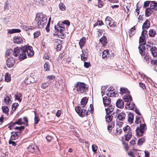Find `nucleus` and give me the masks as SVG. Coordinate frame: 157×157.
I'll return each instance as SVG.
<instances>
[{
  "label": "nucleus",
  "mask_w": 157,
  "mask_h": 157,
  "mask_svg": "<svg viewBox=\"0 0 157 157\" xmlns=\"http://www.w3.org/2000/svg\"><path fill=\"white\" fill-rule=\"evenodd\" d=\"M50 66L48 65V63L46 62L44 65V68L45 71H48L49 69Z\"/></svg>",
  "instance_id": "8fccbe9b"
},
{
  "label": "nucleus",
  "mask_w": 157,
  "mask_h": 157,
  "mask_svg": "<svg viewBox=\"0 0 157 157\" xmlns=\"http://www.w3.org/2000/svg\"><path fill=\"white\" fill-rule=\"evenodd\" d=\"M114 126V124H112L111 125H109L108 126V129L109 130H111L112 129L113 127Z\"/></svg>",
  "instance_id": "69168bd1"
},
{
  "label": "nucleus",
  "mask_w": 157,
  "mask_h": 157,
  "mask_svg": "<svg viewBox=\"0 0 157 157\" xmlns=\"http://www.w3.org/2000/svg\"><path fill=\"white\" fill-rule=\"evenodd\" d=\"M76 88L77 92L79 94L86 93L88 90L87 85L83 82H77Z\"/></svg>",
  "instance_id": "423d86ee"
},
{
  "label": "nucleus",
  "mask_w": 157,
  "mask_h": 157,
  "mask_svg": "<svg viewBox=\"0 0 157 157\" xmlns=\"http://www.w3.org/2000/svg\"><path fill=\"white\" fill-rule=\"evenodd\" d=\"M153 43L152 42H149L147 44V48L149 50L153 57H156L157 56V48L153 46Z\"/></svg>",
  "instance_id": "0eeeda50"
},
{
  "label": "nucleus",
  "mask_w": 157,
  "mask_h": 157,
  "mask_svg": "<svg viewBox=\"0 0 157 157\" xmlns=\"http://www.w3.org/2000/svg\"><path fill=\"white\" fill-rule=\"evenodd\" d=\"M84 66L85 67L88 68L90 66V63L89 62H84Z\"/></svg>",
  "instance_id": "680f3d73"
},
{
  "label": "nucleus",
  "mask_w": 157,
  "mask_h": 157,
  "mask_svg": "<svg viewBox=\"0 0 157 157\" xmlns=\"http://www.w3.org/2000/svg\"><path fill=\"white\" fill-rule=\"evenodd\" d=\"M145 36H142L140 37L139 43L140 45H143L145 44Z\"/></svg>",
  "instance_id": "473e14b6"
},
{
  "label": "nucleus",
  "mask_w": 157,
  "mask_h": 157,
  "mask_svg": "<svg viewBox=\"0 0 157 157\" xmlns=\"http://www.w3.org/2000/svg\"><path fill=\"white\" fill-rule=\"evenodd\" d=\"M134 119V114L133 113H130L128 114V121L129 124H132L133 123Z\"/></svg>",
  "instance_id": "4be33fe9"
},
{
  "label": "nucleus",
  "mask_w": 157,
  "mask_h": 157,
  "mask_svg": "<svg viewBox=\"0 0 157 157\" xmlns=\"http://www.w3.org/2000/svg\"><path fill=\"white\" fill-rule=\"evenodd\" d=\"M55 30L57 31L58 32H60V33L63 34L64 30L65 29L64 27L61 26L59 25L58 26L56 27H55Z\"/></svg>",
  "instance_id": "a878e982"
},
{
  "label": "nucleus",
  "mask_w": 157,
  "mask_h": 157,
  "mask_svg": "<svg viewBox=\"0 0 157 157\" xmlns=\"http://www.w3.org/2000/svg\"><path fill=\"white\" fill-rule=\"evenodd\" d=\"M150 1H146L144 2V6L147 7V6L149 5L150 4Z\"/></svg>",
  "instance_id": "338daca9"
},
{
  "label": "nucleus",
  "mask_w": 157,
  "mask_h": 157,
  "mask_svg": "<svg viewBox=\"0 0 157 157\" xmlns=\"http://www.w3.org/2000/svg\"><path fill=\"white\" fill-rule=\"evenodd\" d=\"M148 34L150 37H153L155 36L156 34V32L154 30L150 29L149 31Z\"/></svg>",
  "instance_id": "ea45409f"
},
{
  "label": "nucleus",
  "mask_w": 157,
  "mask_h": 157,
  "mask_svg": "<svg viewBox=\"0 0 157 157\" xmlns=\"http://www.w3.org/2000/svg\"><path fill=\"white\" fill-rule=\"evenodd\" d=\"M23 29L26 31L29 30H31L33 29V27L31 26H27L24 25L23 26Z\"/></svg>",
  "instance_id": "a18cd8bd"
},
{
  "label": "nucleus",
  "mask_w": 157,
  "mask_h": 157,
  "mask_svg": "<svg viewBox=\"0 0 157 157\" xmlns=\"http://www.w3.org/2000/svg\"><path fill=\"white\" fill-rule=\"evenodd\" d=\"M103 104L105 106H107L109 105L111 103V100L109 98H107L106 97L103 98Z\"/></svg>",
  "instance_id": "6ab92c4d"
},
{
  "label": "nucleus",
  "mask_w": 157,
  "mask_h": 157,
  "mask_svg": "<svg viewBox=\"0 0 157 157\" xmlns=\"http://www.w3.org/2000/svg\"><path fill=\"white\" fill-rule=\"evenodd\" d=\"M150 8L152 10H156L157 9V3L155 1L151 2L150 4Z\"/></svg>",
  "instance_id": "bb28decb"
},
{
  "label": "nucleus",
  "mask_w": 157,
  "mask_h": 157,
  "mask_svg": "<svg viewBox=\"0 0 157 157\" xmlns=\"http://www.w3.org/2000/svg\"><path fill=\"white\" fill-rule=\"evenodd\" d=\"M150 8L152 10H156L157 9V3L155 1L151 2L150 4Z\"/></svg>",
  "instance_id": "cd10ccee"
},
{
  "label": "nucleus",
  "mask_w": 157,
  "mask_h": 157,
  "mask_svg": "<svg viewBox=\"0 0 157 157\" xmlns=\"http://www.w3.org/2000/svg\"><path fill=\"white\" fill-rule=\"evenodd\" d=\"M2 109L3 112L8 115V112L9 111L8 107L7 106H3L2 107Z\"/></svg>",
  "instance_id": "49530a36"
},
{
  "label": "nucleus",
  "mask_w": 157,
  "mask_h": 157,
  "mask_svg": "<svg viewBox=\"0 0 157 157\" xmlns=\"http://www.w3.org/2000/svg\"><path fill=\"white\" fill-rule=\"evenodd\" d=\"M83 52L82 54L81 55V59L84 61H86L87 59V57L88 56V54L87 52H84L83 50H82Z\"/></svg>",
  "instance_id": "c9c22d12"
},
{
  "label": "nucleus",
  "mask_w": 157,
  "mask_h": 157,
  "mask_svg": "<svg viewBox=\"0 0 157 157\" xmlns=\"http://www.w3.org/2000/svg\"><path fill=\"white\" fill-rule=\"evenodd\" d=\"M15 98L20 102L22 99V94L21 93L17 92L15 95Z\"/></svg>",
  "instance_id": "b1692460"
},
{
  "label": "nucleus",
  "mask_w": 157,
  "mask_h": 157,
  "mask_svg": "<svg viewBox=\"0 0 157 157\" xmlns=\"http://www.w3.org/2000/svg\"><path fill=\"white\" fill-rule=\"evenodd\" d=\"M152 10L150 8L146 9L145 10V16L147 17L149 16L152 13Z\"/></svg>",
  "instance_id": "72a5a7b5"
},
{
  "label": "nucleus",
  "mask_w": 157,
  "mask_h": 157,
  "mask_svg": "<svg viewBox=\"0 0 157 157\" xmlns=\"http://www.w3.org/2000/svg\"><path fill=\"white\" fill-rule=\"evenodd\" d=\"M50 58V54L48 53L45 54V55L44 56V59H49Z\"/></svg>",
  "instance_id": "bf43d9fd"
},
{
  "label": "nucleus",
  "mask_w": 157,
  "mask_h": 157,
  "mask_svg": "<svg viewBox=\"0 0 157 157\" xmlns=\"http://www.w3.org/2000/svg\"><path fill=\"white\" fill-rule=\"evenodd\" d=\"M86 43V39L85 37L81 38L79 41V44L81 49H82Z\"/></svg>",
  "instance_id": "c756f323"
},
{
  "label": "nucleus",
  "mask_w": 157,
  "mask_h": 157,
  "mask_svg": "<svg viewBox=\"0 0 157 157\" xmlns=\"http://www.w3.org/2000/svg\"><path fill=\"white\" fill-rule=\"evenodd\" d=\"M114 90V89L113 88H109L106 91V95L108 97H110V93L112 92V91Z\"/></svg>",
  "instance_id": "de8ad7c7"
},
{
  "label": "nucleus",
  "mask_w": 157,
  "mask_h": 157,
  "mask_svg": "<svg viewBox=\"0 0 157 157\" xmlns=\"http://www.w3.org/2000/svg\"><path fill=\"white\" fill-rule=\"evenodd\" d=\"M100 41L103 45H105L107 43V38L105 36H103L100 39Z\"/></svg>",
  "instance_id": "4c0bfd02"
},
{
  "label": "nucleus",
  "mask_w": 157,
  "mask_h": 157,
  "mask_svg": "<svg viewBox=\"0 0 157 157\" xmlns=\"http://www.w3.org/2000/svg\"><path fill=\"white\" fill-rule=\"evenodd\" d=\"M27 149L29 151L33 153L37 149V147L33 143H32L30 144Z\"/></svg>",
  "instance_id": "2eb2a0df"
},
{
  "label": "nucleus",
  "mask_w": 157,
  "mask_h": 157,
  "mask_svg": "<svg viewBox=\"0 0 157 157\" xmlns=\"http://www.w3.org/2000/svg\"><path fill=\"white\" fill-rule=\"evenodd\" d=\"M150 26V23L148 20H147L143 24L142 26L143 29H148Z\"/></svg>",
  "instance_id": "c85d7f7f"
},
{
  "label": "nucleus",
  "mask_w": 157,
  "mask_h": 157,
  "mask_svg": "<svg viewBox=\"0 0 157 157\" xmlns=\"http://www.w3.org/2000/svg\"><path fill=\"white\" fill-rule=\"evenodd\" d=\"M110 95H111L110 96V97H115L116 96H118V92L117 91H115L113 92V91H112V92H111L110 93Z\"/></svg>",
  "instance_id": "864d4df0"
},
{
  "label": "nucleus",
  "mask_w": 157,
  "mask_h": 157,
  "mask_svg": "<svg viewBox=\"0 0 157 157\" xmlns=\"http://www.w3.org/2000/svg\"><path fill=\"white\" fill-rule=\"evenodd\" d=\"M11 7L9 5V3L7 0L6 1L5 6L4 7V9L5 10H9Z\"/></svg>",
  "instance_id": "c03bdc74"
},
{
  "label": "nucleus",
  "mask_w": 157,
  "mask_h": 157,
  "mask_svg": "<svg viewBox=\"0 0 157 157\" xmlns=\"http://www.w3.org/2000/svg\"><path fill=\"white\" fill-rule=\"evenodd\" d=\"M128 154L130 156L132 157H140L139 155H135L132 151H130Z\"/></svg>",
  "instance_id": "6e6d98bb"
},
{
  "label": "nucleus",
  "mask_w": 157,
  "mask_h": 157,
  "mask_svg": "<svg viewBox=\"0 0 157 157\" xmlns=\"http://www.w3.org/2000/svg\"><path fill=\"white\" fill-rule=\"evenodd\" d=\"M40 118L38 117L35 116L34 118V124H37L38 123Z\"/></svg>",
  "instance_id": "4d7b16f0"
},
{
  "label": "nucleus",
  "mask_w": 157,
  "mask_h": 157,
  "mask_svg": "<svg viewBox=\"0 0 157 157\" xmlns=\"http://www.w3.org/2000/svg\"><path fill=\"white\" fill-rule=\"evenodd\" d=\"M125 114L123 113H121L118 114L117 117L119 120L123 121L125 119Z\"/></svg>",
  "instance_id": "e433bc0d"
},
{
  "label": "nucleus",
  "mask_w": 157,
  "mask_h": 157,
  "mask_svg": "<svg viewBox=\"0 0 157 157\" xmlns=\"http://www.w3.org/2000/svg\"><path fill=\"white\" fill-rule=\"evenodd\" d=\"M13 128L14 129L16 130H18L19 131L16 132H13V134L14 136H21V133L22 130H23L24 128V127L23 126H21L20 127H16Z\"/></svg>",
  "instance_id": "1a4fd4ad"
},
{
  "label": "nucleus",
  "mask_w": 157,
  "mask_h": 157,
  "mask_svg": "<svg viewBox=\"0 0 157 157\" xmlns=\"http://www.w3.org/2000/svg\"><path fill=\"white\" fill-rule=\"evenodd\" d=\"M5 80L7 82H9L11 80L10 75L8 73H6L5 75Z\"/></svg>",
  "instance_id": "79ce46f5"
},
{
  "label": "nucleus",
  "mask_w": 157,
  "mask_h": 157,
  "mask_svg": "<svg viewBox=\"0 0 157 157\" xmlns=\"http://www.w3.org/2000/svg\"><path fill=\"white\" fill-rule=\"evenodd\" d=\"M145 141L144 138H140L138 140V144L139 145H141Z\"/></svg>",
  "instance_id": "3c124183"
},
{
  "label": "nucleus",
  "mask_w": 157,
  "mask_h": 157,
  "mask_svg": "<svg viewBox=\"0 0 157 157\" xmlns=\"http://www.w3.org/2000/svg\"><path fill=\"white\" fill-rule=\"evenodd\" d=\"M122 144H123L124 147L125 149L126 150H128V145L125 142H123L122 141Z\"/></svg>",
  "instance_id": "052dcab7"
},
{
  "label": "nucleus",
  "mask_w": 157,
  "mask_h": 157,
  "mask_svg": "<svg viewBox=\"0 0 157 157\" xmlns=\"http://www.w3.org/2000/svg\"><path fill=\"white\" fill-rule=\"evenodd\" d=\"M4 102L7 105H10L12 103V100H11V96L10 95H7L4 99Z\"/></svg>",
  "instance_id": "f3484780"
},
{
  "label": "nucleus",
  "mask_w": 157,
  "mask_h": 157,
  "mask_svg": "<svg viewBox=\"0 0 157 157\" xmlns=\"http://www.w3.org/2000/svg\"><path fill=\"white\" fill-rule=\"evenodd\" d=\"M135 123L136 124H140V127L137 128L136 132L137 136H141L146 130V124L143 119L137 116L136 117Z\"/></svg>",
  "instance_id": "f257e3e1"
},
{
  "label": "nucleus",
  "mask_w": 157,
  "mask_h": 157,
  "mask_svg": "<svg viewBox=\"0 0 157 157\" xmlns=\"http://www.w3.org/2000/svg\"><path fill=\"white\" fill-rule=\"evenodd\" d=\"M116 105L117 106L120 108H122L124 105V102L121 99H118L117 100Z\"/></svg>",
  "instance_id": "aec40b11"
},
{
  "label": "nucleus",
  "mask_w": 157,
  "mask_h": 157,
  "mask_svg": "<svg viewBox=\"0 0 157 157\" xmlns=\"http://www.w3.org/2000/svg\"><path fill=\"white\" fill-rule=\"evenodd\" d=\"M49 85V83L48 82H44L42 83L41 85V88L44 89L46 87H48Z\"/></svg>",
  "instance_id": "09e8293b"
},
{
  "label": "nucleus",
  "mask_w": 157,
  "mask_h": 157,
  "mask_svg": "<svg viewBox=\"0 0 157 157\" xmlns=\"http://www.w3.org/2000/svg\"><path fill=\"white\" fill-rule=\"evenodd\" d=\"M114 108V106L112 105H110L109 107L105 109V111L106 113H111L113 109Z\"/></svg>",
  "instance_id": "2f4dec72"
},
{
  "label": "nucleus",
  "mask_w": 157,
  "mask_h": 157,
  "mask_svg": "<svg viewBox=\"0 0 157 157\" xmlns=\"http://www.w3.org/2000/svg\"><path fill=\"white\" fill-rule=\"evenodd\" d=\"M139 49V52L142 56L144 55L145 48V47L144 46H139L138 47Z\"/></svg>",
  "instance_id": "393cba45"
},
{
  "label": "nucleus",
  "mask_w": 157,
  "mask_h": 157,
  "mask_svg": "<svg viewBox=\"0 0 157 157\" xmlns=\"http://www.w3.org/2000/svg\"><path fill=\"white\" fill-rule=\"evenodd\" d=\"M20 50L22 51L21 53H20V55L18 57L19 60L22 61L26 58V52L29 57H32L34 54V52L33 48L30 46H24L22 48L20 47Z\"/></svg>",
  "instance_id": "f03ea898"
},
{
  "label": "nucleus",
  "mask_w": 157,
  "mask_h": 157,
  "mask_svg": "<svg viewBox=\"0 0 157 157\" xmlns=\"http://www.w3.org/2000/svg\"><path fill=\"white\" fill-rule=\"evenodd\" d=\"M6 63L8 67H12L13 66L15 63L14 59L13 57H9L8 58H7Z\"/></svg>",
  "instance_id": "9b49d317"
},
{
  "label": "nucleus",
  "mask_w": 157,
  "mask_h": 157,
  "mask_svg": "<svg viewBox=\"0 0 157 157\" xmlns=\"http://www.w3.org/2000/svg\"><path fill=\"white\" fill-rule=\"evenodd\" d=\"M109 51L108 50H104L102 52V58L103 59L107 58L109 56Z\"/></svg>",
  "instance_id": "f704fd0d"
},
{
  "label": "nucleus",
  "mask_w": 157,
  "mask_h": 157,
  "mask_svg": "<svg viewBox=\"0 0 157 157\" xmlns=\"http://www.w3.org/2000/svg\"><path fill=\"white\" fill-rule=\"evenodd\" d=\"M13 41L14 43L17 44H20L23 42L22 38L18 36H15L13 38Z\"/></svg>",
  "instance_id": "dca6fc26"
},
{
  "label": "nucleus",
  "mask_w": 157,
  "mask_h": 157,
  "mask_svg": "<svg viewBox=\"0 0 157 157\" xmlns=\"http://www.w3.org/2000/svg\"><path fill=\"white\" fill-rule=\"evenodd\" d=\"M34 21L36 27L41 28L46 25L47 22V16L43 13L36 14Z\"/></svg>",
  "instance_id": "7ed1b4c3"
},
{
  "label": "nucleus",
  "mask_w": 157,
  "mask_h": 157,
  "mask_svg": "<svg viewBox=\"0 0 157 157\" xmlns=\"http://www.w3.org/2000/svg\"><path fill=\"white\" fill-rule=\"evenodd\" d=\"M135 106V104L133 102H127L126 104L125 108L130 110H133Z\"/></svg>",
  "instance_id": "a211bd4d"
},
{
  "label": "nucleus",
  "mask_w": 157,
  "mask_h": 157,
  "mask_svg": "<svg viewBox=\"0 0 157 157\" xmlns=\"http://www.w3.org/2000/svg\"><path fill=\"white\" fill-rule=\"evenodd\" d=\"M151 63L152 64L156 65H157V59L155 60H151Z\"/></svg>",
  "instance_id": "0e129e2a"
},
{
  "label": "nucleus",
  "mask_w": 157,
  "mask_h": 157,
  "mask_svg": "<svg viewBox=\"0 0 157 157\" xmlns=\"http://www.w3.org/2000/svg\"><path fill=\"white\" fill-rule=\"evenodd\" d=\"M107 88V87L105 86H102L101 87V94L102 96H103L104 94L105 90Z\"/></svg>",
  "instance_id": "603ef678"
},
{
  "label": "nucleus",
  "mask_w": 157,
  "mask_h": 157,
  "mask_svg": "<svg viewBox=\"0 0 157 157\" xmlns=\"http://www.w3.org/2000/svg\"><path fill=\"white\" fill-rule=\"evenodd\" d=\"M105 22L106 25L108 24L110 27H114L117 25V23L114 22V21L109 17H107L106 18Z\"/></svg>",
  "instance_id": "6e6552de"
},
{
  "label": "nucleus",
  "mask_w": 157,
  "mask_h": 157,
  "mask_svg": "<svg viewBox=\"0 0 157 157\" xmlns=\"http://www.w3.org/2000/svg\"><path fill=\"white\" fill-rule=\"evenodd\" d=\"M23 124H24V122H23L22 119L21 118L18 119L16 122L12 123L10 125L9 128L10 129H13L14 128V126L17 124L19 125H21Z\"/></svg>",
  "instance_id": "f8f14e48"
},
{
  "label": "nucleus",
  "mask_w": 157,
  "mask_h": 157,
  "mask_svg": "<svg viewBox=\"0 0 157 157\" xmlns=\"http://www.w3.org/2000/svg\"><path fill=\"white\" fill-rule=\"evenodd\" d=\"M9 143L10 144H12V145L13 146H16L17 145L16 143L14 141H12L11 140H10L9 142Z\"/></svg>",
  "instance_id": "e2e57ef3"
},
{
  "label": "nucleus",
  "mask_w": 157,
  "mask_h": 157,
  "mask_svg": "<svg viewBox=\"0 0 157 157\" xmlns=\"http://www.w3.org/2000/svg\"><path fill=\"white\" fill-rule=\"evenodd\" d=\"M135 28L134 26L132 28L129 30L128 33L130 36H132L135 33Z\"/></svg>",
  "instance_id": "a19ab883"
},
{
  "label": "nucleus",
  "mask_w": 157,
  "mask_h": 157,
  "mask_svg": "<svg viewBox=\"0 0 157 157\" xmlns=\"http://www.w3.org/2000/svg\"><path fill=\"white\" fill-rule=\"evenodd\" d=\"M92 147L93 151L95 153L98 148L97 146L95 145H93Z\"/></svg>",
  "instance_id": "13d9d810"
},
{
  "label": "nucleus",
  "mask_w": 157,
  "mask_h": 157,
  "mask_svg": "<svg viewBox=\"0 0 157 157\" xmlns=\"http://www.w3.org/2000/svg\"><path fill=\"white\" fill-rule=\"evenodd\" d=\"M59 8L60 10L64 11L66 10V6L62 2H60L59 5Z\"/></svg>",
  "instance_id": "37998d69"
},
{
  "label": "nucleus",
  "mask_w": 157,
  "mask_h": 157,
  "mask_svg": "<svg viewBox=\"0 0 157 157\" xmlns=\"http://www.w3.org/2000/svg\"><path fill=\"white\" fill-rule=\"evenodd\" d=\"M105 117V120L107 122H110L112 120L113 116L111 113H106Z\"/></svg>",
  "instance_id": "5701e85b"
},
{
  "label": "nucleus",
  "mask_w": 157,
  "mask_h": 157,
  "mask_svg": "<svg viewBox=\"0 0 157 157\" xmlns=\"http://www.w3.org/2000/svg\"><path fill=\"white\" fill-rule=\"evenodd\" d=\"M63 23L66 24L68 26H69L70 25V22L68 20H65L64 21Z\"/></svg>",
  "instance_id": "774afa93"
},
{
  "label": "nucleus",
  "mask_w": 157,
  "mask_h": 157,
  "mask_svg": "<svg viewBox=\"0 0 157 157\" xmlns=\"http://www.w3.org/2000/svg\"><path fill=\"white\" fill-rule=\"evenodd\" d=\"M129 93H130L129 90L127 88L122 87L120 89V93L122 95L124 94H128Z\"/></svg>",
  "instance_id": "412c9836"
},
{
  "label": "nucleus",
  "mask_w": 157,
  "mask_h": 157,
  "mask_svg": "<svg viewBox=\"0 0 157 157\" xmlns=\"http://www.w3.org/2000/svg\"><path fill=\"white\" fill-rule=\"evenodd\" d=\"M123 99L125 102H130L132 101V98L130 94V93L128 94H125L123 97Z\"/></svg>",
  "instance_id": "4468645a"
},
{
  "label": "nucleus",
  "mask_w": 157,
  "mask_h": 157,
  "mask_svg": "<svg viewBox=\"0 0 157 157\" xmlns=\"http://www.w3.org/2000/svg\"><path fill=\"white\" fill-rule=\"evenodd\" d=\"M88 100L86 97L82 98L81 101V106L82 107H84L87 102Z\"/></svg>",
  "instance_id": "7c9ffc66"
},
{
  "label": "nucleus",
  "mask_w": 157,
  "mask_h": 157,
  "mask_svg": "<svg viewBox=\"0 0 157 157\" xmlns=\"http://www.w3.org/2000/svg\"><path fill=\"white\" fill-rule=\"evenodd\" d=\"M40 32L39 31H36L34 33L33 35L34 38H36L38 37L40 35Z\"/></svg>",
  "instance_id": "5fc2aeb1"
},
{
  "label": "nucleus",
  "mask_w": 157,
  "mask_h": 157,
  "mask_svg": "<svg viewBox=\"0 0 157 157\" xmlns=\"http://www.w3.org/2000/svg\"><path fill=\"white\" fill-rule=\"evenodd\" d=\"M91 105H90V112L88 109H82L81 107L79 106H76L75 107V110L78 115L81 117H83L85 116H87L90 114V113H91L93 112V108H91Z\"/></svg>",
  "instance_id": "20e7f679"
},
{
  "label": "nucleus",
  "mask_w": 157,
  "mask_h": 157,
  "mask_svg": "<svg viewBox=\"0 0 157 157\" xmlns=\"http://www.w3.org/2000/svg\"><path fill=\"white\" fill-rule=\"evenodd\" d=\"M123 130L125 134V137H131L132 136V133L129 126L127 125L123 128Z\"/></svg>",
  "instance_id": "9d476101"
},
{
  "label": "nucleus",
  "mask_w": 157,
  "mask_h": 157,
  "mask_svg": "<svg viewBox=\"0 0 157 157\" xmlns=\"http://www.w3.org/2000/svg\"><path fill=\"white\" fill-rule=\"evenodd\" d=\"M35 80L33 77L30 75L27 77L25 80V82L27 84H29L35 82Z\"/></svg>",
  "instance_id": "ddd939ff"
},
{
  "label": "nucleus",
  "mask_w": 157,
  "mask_h": 157,
  "mask_svg": "<svg viewBox=\"0 0 157 157\" xmlns=\"http://www.w3.org/2000/svg\"><path fill=\"white\" fill-rule=\"evenodd\" d=\"M21 30L18 29H9L8 30V33L10 34H12L14 33H18L20 32Z\"/></svg>",
  "instance_id": "58836bf2"
},
{
  "label": "nucleus",
  "mask_w": 157,
  "mask_h": 157,
  "mask_svg": "<svg viewBox=\"0 0 157 157\" xmlns=\"http://www.w3.org/2000/svg\"><path fill=\"white\" fill-rule=\"evenodd\" d=\"M22 51L20 50V47H17L14 49L13 51L11 49L8 50L6 53V56L8 58L9 57H13V56H17L20 55V53H21Z\"/></svg>",
  "instance_id": "39448f33"
}]
</instances>
